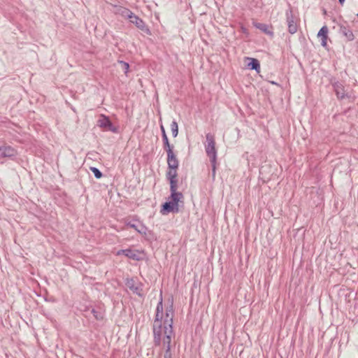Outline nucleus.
Returning <instances> with one entry per match:
<instances>
[{
	"label": "nucleus",
	"mask_w": 358,
	"mask_h": 358,
	"mask_svg": "<svg viewBox=\"0 0 358 358\" xmlns=\"http://www.w3.org/2000/svg\"><path fill=\"white\" fill-rule=\"evenodd\" d=\"M338 32L343 36L348 41H352L355 39L354 34L348 25L347 21H343L338 24Z\"/></svg>",
	"instance_id": "nucleus-6"
},
{
	"label": "nucleus",
	"mask_w": 358,
	"mask_h": 358,
	"mask_svg": "<svg viewBox=\"0 0 358 358\" xmlns=\"http://www.w3.org/2000/svg\"><path fill=\"white\" fill-rule=\"evenodd\" d=\"M206 143H205V150L206 155L210 159L212 168L211 175L213 180H214L217 167V150L215 148V141L214 136L210 133H208L206 135Z\"/></svg>",
	"instance_id": "nucleus-2"
},
{
	"label": "nucleus",
	"mask_w": 358,
	"mask_h": 358,
	"mask_svg": "<svg viewBox=\"0 0 358 358\" xmlns=\"http://www.w3.org/2000/svg\"><path fill=\"white\" fill-rule=\"evenodd\" d=\"M177 169H169L166 171V178L168 180L171 179H176L177 178Z\"/></svg>",
	"instance_id": "nucleus-20"
},
{
	"label": "nucleus",
	"mask_w": 358,
	"mask_h": 358,
	"mask_svg": "<svg viewBox=\"0 0 358 358\" xmlns=\"http://www.w3.org/2000/svg\"><path fill=\"white\" fill-rule=\"evenodd\" d=\"M252 24L255 28L261 30L265 34H266L271 37H273L274 33L273 31V29H272L271 26H269L265 23H260V22H253Z\"/></svg>",
	"instance_id": "nucleus-12"
},
{
	"label": "nucleus",
	"mask_w": 358,
	"mask_h": 358,
	"mask_svg": "<svg viewBox=\"0 0 358 358\" xmlns=\"http://www.w3.org/2000/svg\"><path fill=\"white\" fill-rule=\"evenodd\" d=\"M3 151V157H13L17 155L16 150L10 145H2L1 146Z\"/></svg>",
	"instance_id": "nucleus-17"
},
{
	"label": "nucleus",
	"mask_w": 358,
	"mask_h": 358,
	"mask_svg": "<svg viewBox=\"0 0 358 358\" xmlns=\"http://www.w3.org/2000/svg\"><path fill=\"white\" fill-rule=\"evenodd\" d=\"M123 17L129 20V22L139 29L141 31L144 32L148 36L152 35V32L145 22L140 18L138 16L135 15L131 10L128 8H124L121 13Z\"/></svg>",
	"instance_id": "nucleus-3"
},
{
	"label": "nucleus",
	"mask_w": 358,
	"mask_h": 358,
	"mask_svg": "<svg viewBox=\"0 0 358 358\" xmlns=\"http://www.w3.org/2000/svg\"><path fill=\"white\" fill-rule=\"evenodd\" d=\"M161 131H162V141H163V148L164 149L167 151L171 149H173L174 146L173 145H171L169 143V138L166 135L165 129L163 125H161L160 127Z\"/></svg>",
	"instance_id": "nucleus-16"
},
{
	"label": "nucleus",
	"mask_w": 358,
	"mask_h": 358,
	"mask_svg": "<svg viewBox=\"0 0 358 358\" xmlns=\"http://www.w3.org/2000/svg\"><path fill=\"white\" fill-rule=\"evenodd\" d=\"M328 28L323 26L317 33V37L321 38V45L324 48L327 46Z\"/></svg>",
	"instance_id": "nucleus-14"
},
{
	"label": "nucleus",
	"mask_w": 358,
	"mask_h": 358,
	"mask_svg": "<svg viewBox=\"0 0 358 358\" xmlns=\"http://www.w3.org/2000/svg\"><path fill=\"white\" fill-rule=\"evenodd\" d=\"M141 229L142 230L141 235L149 243H152L157 240V236L151 230H149L147 227L143 224H141Z\"/></svg>",
	"instance_id": "nucleus-11"
},
{
	"label": "nucleus",
	"mask_w": 358,
	"mask_h": 358,
	"mask_svg": "<svg viewBox=\"0 0 358 358\" xmlns=\"http://www.w3.org/2000/svg\"><path fill=\"white\" fill-rule=\"evenodd\" d=\"M173 308L170 305L163 313L162 300L157 306L155 320L153 323V333L155 343L162 345L166 351L170 350L171 338L173 336Z\"/></svg>",
	"instance_id": "nucleus-1"
},
{
	"label": "nucleus",
	"mask_w": 358,
	"mask_h": 358,
	"mask_svg": "<svg viewBox=\"0 0 358 358\" xmlns=\"http://www.w3.org/2000/svg\"><path fill=\"white\" fill-rule=\"evenodd\" d=\"M135 221L136 220H134L132 221L127 222L126 225L130 228L135 229L138 233L142 234V230L141 229V224L142 223L139 222V224H137L135 223Z\"/></svg>",
	"instance_id": "nucleus-19"
},
{
	"label": "nucleus",
	"mask_w": 358,
	"mask_h": 358,
	"mask_svg": "<svg viewBox=\"0 0 358 358\" xmlns=\"http://www.w3.org/2000/svg\"><path fill=\"white\" fill-rule=\"evenodd\" d=\"M91 171L93 173L96 179H100L103 176L102 172L96 167H90Z\"/></svg>",
	"instance_id": "nucleus-22"
},
{
	"label": "nucleus",
	"mask_w": 358,
	"mask_h": 358,
	"mask_svg": "<svg viewBox=\"0 0 358 358\" xmlns=\"http://www.w3.org/2000/svg\"><path fill=\"white\" fill-rule=\"evenodd\" d=\"M357 16L358 17V13L357 14Z\"/></svg>",
	"instance_id": "nucleus-29"
},
{
	"label": "nucleus",
	"mask_w": 358,
	"mask_h": 358,
	"mask_svg": "<svg viewBox=\"0 0 358 358\" xmlns=\"http://www.w3.org/2000/svg\"><path fill=\"white\" fill-rule=\"evenodd\" d=\"M179 212L178 204H175L169 200L164 202L160 209V213L162 215H167L170 213H177Z\"/></svg>",
	"instance_id": "nucleus-9"
},
{
	"label": "nucleus",
	"mask_w": 358,
	"mask_h": 358,
	"mask_svg": "<svg viewBox=\"0 0 358 358\" xmlns=\"http://www.w3.org/2000/svg\"><path fill=\"white\" fill-rule=\"evenodd\" d=\"M1 158H4V157H3V151L2 150L1 147L0 146V159Z\"/></svg>",
	"instance_id": "nucleus-25"
},
{
	"label": "nucleus",
	"mask_w": 358,
	"mask_h": 358,
	"mask_svg": "<svg viewBox=\"0 0 358 358\" xmlns=\"http://www.w3.org/2000/svg\"><path fill=\"white\" fill-rule=\"evenodd\" d=\"M127 287L133 293L136 294L138 296H143V292L141 287V285L134 279H127L125 283Z\"/></svg>",
	"instance_id": "nucleus-8"
},
{
	"label": "nucleus",
	"mask_w": 358,
	"mask_h": 358,
	"mask_svg": "<svg viewBox=\"0 0 358 358\" xmlns=\"http://www.w3.org/2000/svg\"><path fill=\"white\" fill-rule=\"evenodd\" d=\"M118 63L122 65L124 74L127 75L129 70V64L122 60H118Z\"/></svg>",
	"instance_id": "nucleus-23"
},
{
	"label": "nucleus",
	"mask_w": 358,
	"mask_h": 358,
	"mask_svg": "<svg viewBox=\"0 0 358 358\" xmlns=\"http://www.w3.org/2000/svg\"><path fill=\"white\" fill-rule=\"evenodd\" d=\"M286 17L288 26V31L289 34H294L297 31L298 27L296 17L294 16L291 9L286 11Z\"/></svg>",
	"instance_id": "nucleus-7"
},
{
	"label": "nucleus",
	"mask_w": 358,
	"mask_h": 358,
	"mask_svg": "<svg viewBox=\"0 0 358 358\" xmlns=\"http://www.w3.org/2000/svg\"><path fill=\"white\" fill-rule=\"evenodd\" d=\"M167 153V164L169 169H178L179 162L173 152V149L166 151Z\"/></svg>",
	"instance_id": "nucleus-10"
},
{
	"label": "nucleus",
	"mask_w": 358,
	"mask_h": 358,
	"mask_svg": "<svg viewBox=\"0 0 358 358\" xmlns=\"http://www.w3.org/2000/svg\"><path fill=\"white\" fill-rule=\"evenodd\" d=\"M345 0H338V2H339V3H340L341 5H342V6H343V5L344 4V3H345Z\"/></svg>",
	"instance_id": "nucleus-26"
},
{
	"label": "nucleus",
	"mask_w": 358,
	"mask_h": 358,
	"mask_svg": "<svg viewBox=\"0 0 358 358\" xmlns=\"http://www.w3.org/2000/svg\"><path fill=\"white\" fill-rule=\"evenodd\" d=\"M171 129L173 136L175 138L178 134V125L177 122L173 120L171 124Z\"/></svg>",
	"instance_id": "nucleus-21"
},
{
	"label": "nucleus",
	"mask_w": 358,
	"mask_h": 358,
	"mask_svg": "<svg viewBox=\"0 0 358 358\" xmlns=\"http://www.w3.org/2000/svg\"><path fill=\"white\" fill-rule=\"evenodd\" d=\"M170 183V191H177L178 189V178L169 180Z\"/></svg>",
	"instance_id": "nucleus-24"
},
{
	"label": "nucleus",
	"mask_w": 358,
	"mask_h": 358,
	"mask_svg": "<svg viewBox=\"0 0 358 358\" xmlns=\"http://www.w3.org/2000/svg\"><path fill=\"white\" fill-rule=\"evenodd\" d=\"M171 194L169 196V201L173 202L175 204H178L179 201L183 198V195L181 192L178 191H170Z\"/></svg>",
	"instance_id": "nucleus-18"
},
{
	"label": "nucleus",
	"mask_w": 358,
	"mask_h": 358,
	"mask_svg": "<svg viewBox=\"0 0 358 358\" xmlns=\"http://www.w3.org/2000/svg\"><path fill=\"white\" fill-rule=\"evenodd\" d=\"M245 61H248L246 66L248 69L255 70L257 73L260 72V62L257 59L246 57Z\"/></svg>",
	"instance_id": "nucleus-13"
},
{
	"label": "nucleus",
	"mask_w": 358,
	"mask_h": 358,
	"mask_svg": "<svg viewBox=\"0 0 358 358\" xmlns=\"http://www.w3.org/2000/svg\"><path fill=\"white\" fill-rule=\"evenodd\" d=\"M333 87L338 99H343L346 96L344 91V87L340 82H335L333 84Z\"/></svg>",
	"instance_id": "nucleus-15"
},
{
	"label": "nucleus",
	"mask_w": 358,
	"mask_h": 358,
	"mask_svg": "<svg viewBox=\"0 0 358 358\" xmlns=\"http://www.w3.org/2000/svg\"><path fill=\"white\" fill-rule=\"evenodd\" d=\"M117 256L123 255L127 257L129 259L134 261H141L146 258V254L143 250H137L134 248H127L123 250H119L116 252Z\"/></svg>",
	"instance_id": "nucleus-4"
},
{
	"label": "nucleus",
	"mask_w": 358,
	"mask_h": 358,
	"mask_svg": "<svg viewBox=\"0 0 358 358\" xmlns=\"http://www.w3.org/2000/svg\"><path fill=\"white\" fill-rule=\"evenodd\" d=\"M242 31L243 33H247V29L245 27H242Z\"/></svg>",
	"instance_id": "nucleus-27"
},
{
	"label": "nucleus",
	"mask_w": 358,
	"mask_h": 358,
	"mask_svg": "<svg viewBox=\"0 0 358 358\" xmlns=\"http://www.w3.org/2000/svg\"><path fill=\"white\" fill-rule=\"evenodd\" d=\"M271 83L273 85H278V83L275 81H271Z\"/></svg>",
	"instance_id": "nucleus-28"
},
{
	"label": "nucleus",
	"mask_w": 358,
	"mask_h": 358,
	"mask_svg": "<svg viewBox=\"0 0 358 358\" xmlns=\"http://www.w3.org/2000/svg\"><path fill=\"white\" fill-rule=\"evenodd\" d=\"M97 126L101 127L103 131H111L114 134L118 133V128L111 122L110 117L104 114H101L97 121Z\"/></svg>",
	"instance_id": "nucleus-5"
}]
</instances>
